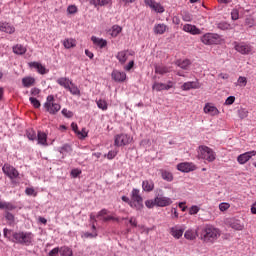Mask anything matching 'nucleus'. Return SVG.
Returning <instances> with one entry per match:
<instances>
[{"label":"nucleus","instance_id":"obj_1","mask_svg":"<svg viewBox=\"0 0 256 256\" xmlns=\"http://www.w3.org/2000/svg\"><path fill=\"white\" fill-rule=\"evenodd\" d=\"M221 237V230L211 224L204 225L200 230V240L203 243H215Z\"/></svg>","mask_w":256,"mask_h":256},{"label":"nucleus","instance_id":"obj_2","mask_svg":"<svg viewBox=\"0 0 256 256\" xmlns=\"http://www.w3.org/2000/svg\"><path fill=\"white\" fill-rule=\"evenodd\" d=\"M198 159H203L208 163H213L217 159V154L208 146L201 145L198 147Z\"/></svg>","mask_w":256,"mask_h":256},{"label":"nucleus","instance_id":"obj_3","mask_svg":"<svg viewBox=\"0 0 256 256\" xmlns=\"http://www.w3.org/2000/svg\"><path fill=\"white\" fill-rule=\"evenodd\" d=\"M130 207L136 209V211H141L143 209V196H141V190L134 188L130 193Z\"/></svg>","mask_w":256,"mask_h":256},{"label":"nucleus","instance_id":"obj_4","mask_svg":"<svg viewBox=\"0 0 256 256\" xmlns=\"http://www.w3.org/2000/svg\"><path fill=\"white\" fill-rule=\"evenodd\" d=\"M12 237L15 243H19L20 245L29 246L31 243H33V233L31 232H25V231L14 232L12 234Z\"/></svg>","mask_w":256,"mask_h":256},{"label":"nucleus","instance_id":"obj_5","mask_svg":"<svg viewBox=\"0 0 256 256\" xmlns=\"http://www.w3.org/2000/svg\"><path fill=\"white\" fill-rule=\"evenodd\" d=\"M44 109L50 115H57V113L61 111V105L55 102V96L48 95L46 98V102L44 103Z\"/></svg>","mask_w":256,"mask_h":256},{"label":"nucleus","instance_id":"obj_6","mask_svg":"<svg viewBox=\"0 0 256 256\" xmlns=\"http://www.w3.org/2000/svg\"><path fill=\"white\" fill-rule=\"evenodd\" d=\"M2 171L4 175H7L10 178L12 185H17L19 183L16 180L19 179V171L11 166V164H4Z\"/></svg>","mask_w":256,"mask_h":256},{"label":"nucleus","instance_id":"obj_7","mask_svg":"<svg viewBox=\"0 0 256 256\" xmlns=\"http://www.w3.org/2000/svg\"><path fill=\"white\" fill-rule=\"evenodd\" d=\"M201 41L204 45H219L221 43V36L215 33H206L201 37Z\"/></svg>","mask_w":256,"mask_h":256},{"label":"nucleus","instance_id":"obj_8","mask_svg":"<svg viewBox=\"0 0 256 256\" xmlns=\"http://www.w3.org/2000/svg\"><path fill=\"white\" fill-rule=\"evenodd\" d=\"M133 141V138L128 134H118L115 136L114 145L115 147H125V145H129Z\"/></svg>","mask_w":256,"mask_h":256},{"label":"nucleus","instance_id":"obj_9","mask_svg":"<svg viewBox=\"0 0 256 256\" xmlns=\"http://www.w3.org/2000/svg\"><path fill=\"white\" fill-rule=\"evenodd\" d=\"M234 48L238 53H241V55H249V53L253 51V46L245 42L235 43Z\"/></svg>","mask_w":256,"mask_h":256},{"label":"nucleus","instance_id":"obj_10","mask_svg":"<svg viewBox=\"0 0 256 256\" xmlns=\"http://www.w3.org/2000/svg\"><path fill=\"white\" fill-rule=\"evenodd\" d=\"M177 169L182 173H191V171L197 169V166H195L193 162H182L177 165Z\"/></svg>","mask_w":256,"mask_h":256},{"label":"nucleus","instance_id":"obj_11","mask_svg":"<svg viewBox=\"0 0 256 256\" xmlns=\"http://www.w3.org/2000/svg\"><path fill=\"white\" fill-rule=\"evenodd\" d=\"M256 155V151H249L243 154H240L237 157V161L238 163H240V165H245V163H247V161H249L252 157H255Z\"/></svg>","mask_w":256,"mask_h":256},{"label":"nucleus","instance_id":"obj_12","mask_svg":"<svg viewBox=\"0 0 256 256\" xmlns=\"http://www.w3.org/2000/svg\"><path fill=\"white\" fill-rule=\"evenodd\" d=\"M28 65L31 69H36L37 73L40 75H47V73H49V70L39 62H30Z\"/></svg>","mask_w":256,"mask_h":256},{"label":"nucleus","instance_id":"obj_13","mask_svg":"<svg viewBox=\"0 0 256 256\" xmlns=\"http://www.w3.org/2000/svg\"><path fill=\"white\" fill-rule=\"evenodd\" d=\"M185 33H190V35H201V29L193 24H185L182 28Z\"/></svg>","mask_w":256,"mask_h":256},{"label":"nucleus","instance_id":"obj_14","mask_svg":"<svg viewBox=\"0 0 256 256\" xmlns=\"http://www.w3.org/2000/svg\"><path fill=\"white\" fill-rule=\"evenodd\" d=\"M175 65L183 69V71H189L191 69L192 62L189 59H178L175 61Z\"/></svg>","mask_w":256,"mask_h":256},{"label":"nucleus","instance_id":"obj_15","mask_svg":"<svg viewBox=\"0 0 256 256\" xmlns=\"http://www.w3.org/2000/svg\"><path fill=\"white\" fill-rule=\"evenodd\" d=\"M229 227L234 229V231H243V229H245V224H243L239 219H231L229 221Z\"/></svg>","mask_w":256,"mask_h":256},{"label":"nucleus","instance_id":"obj_16","mask_svg":"<svg viewBox=\"0 0 256 256\" xmlns=\"http://www.w3.org/2000/svg\"><path fill=\"white\" fill-rule=\"evenodd\" d=\"M112 79H114V81H116L117 83H123V81L127 79V74L125 72L114 70L112 72Z\"/></svg>","mask_w":256,"mask_h":256},{"label":"nucleus","instance_id":"obj_17","mask_svg":"<svg viewBox=\"0 0 256 256\" xmlns=\"http://www.w3.org/2000/svg\"><path fill=\"white\" fill-rule=\"evenodd\" d=\"M204 113H206L207 115H211L212 117H215V115H219V109L213 106V104L207 103L204 106Z\"/></svg>","mask_w":256,"mask_h":256},{"label":"nucleus","instance_id":"obj_18","mask_svg":"<svg viewBox=\"0 0 256 256\" xmlns=\"http://www.w3.org/2000/svg\"><path fill=\"white\" fill-rule=\"evenodd\" d=\"M36 83H37V80L33 76H26L22 78V85L26 89H29V87H35Z\"/></svg>","mask_w":256,"mask_h":256},{"label":"nucleus","instance_id":"obj_19","mask_svg":"<svg viewBox=\"0 0 256 256\" xmlns=\"http://www.w3.org/2000/svg\"><path fill=\"white\" fill-rule=\"evenodd\" d=\"M201 84H199V81H191L186 82L181 86L182 91H189L191 89H200Z\"/></svg>","mask_w":256,"mask_h":256},{"label":"nucleus","instance_id":"obj_20","mask_svg":"<svg viewBox=\"0 0 256 256\" xmlns=\"http://www.w3.org/2000/svg\"><path fill=\"white\" fill-rule=\"evenodd\" d=\"M0 31L12 35V33H15V28L7 22H0Z\"/></svg>","mask_w":256,"mask_h":256},{"label":"nucleus","instance_id":"obj_21","mask_svg":"<svg viewBox=\"0 0 256 256\" xmlns=\"http://www.w3.org/2000/svg\"><path fill=\"white\" fill-rule=\"evenodd\" d=\"M183 233H185V230L177 226L172 227L170 230V235H172L174 239H181V237H183Z\"/></svg>","mask_w":256,"mask_h":256},{"label":"nucleus","instance_id":"obj_22","mask_svg":"<svg viewBox=\"0 0 256 256\" xmlns=\"http://www.w3.org/2000/svg\"><path fill=\"white\" fill-rule=\"evenodd\" d=\"M129 57V51L123 50L117 53L116 59H118L119 63L124 65V63H127V59Z\"/></svg>","mask_w":256,"mask_h":256},{"label":"nucleus","instance_id":"obj_23","mask_svg":"<svg viewBox=\"0 0 256 256\" xmlns=\"http://www.w3.org/2000/svg\"><path fill=\"white\" fill-rule=\"evenodd\" d=\"M145 205L148 209H153V207H161V198L157 196L154 200H146Z\"/></svg>","mask_w":256,"mask_h":256},{"label":"nucleus","instance_id":"obj_24","mask_svg":"<svg viewBox=\"0 0 256 256\" xmlns=\"http://www.w3.org/2000/svg\"><path fill=\"white\" fill-rule=\"evenodd\" d=\"M37 141L38 145H43V147H47V145H49L47 143V134L45 132L38 131Z\"/></svg>","mask_w":256,"mask_h":256},{"label":"nucleus","instance_id":"obj_25","mask_svg":"<svg viewBox=\"0 0 256 256\" xmlns=\"http://www.w3.org/2000/svg\"><path fill=\"white\" fill-rule=\"evenodd\" d=\"M13 53L15 55H25L27 53V48L23 44H16L12 47Z\"/></svg>","mask_w":256,"mask_h":256},{"label":"nucleus","instance_id":"obj_26","mask_svg":"<svg viewBox=\"0 0 256 256\" xmlns=\"http://www.w3.org/2000/svg\"><path fill=\"white\" fill-rule=\"evenodd\" d=\"M91 41L92 43H94V45H97L98 47H100V49L107 47V40H104L103 38L92 36Z\"/></svg>","mask_w":256,"mask_h":256},{"label":"nucleus","instance_id":"obj_27","mask_svg":"<svg viewBox=\"0 0 256 256\" xmlns=\"http://www.w3.org/2000/svg\"><path fill=\"white\" fill-rule=\"evenodd\" d=\"M145 5H148L153 11H156V13H161V5H159L157 2L153 0H144Z\"/></svg>","mask_w":256,"mask_h":256},{"label":"nucleus","instance_id":"obj_28","mask_svg":"<svg viewBox=\"0 0 256 256\" xmlns=\"http://www.w3.org/2000/svg\"><path fill=\"white\" fill-rule=\"evenodd\" d=\"M142 189H143V191H146L149 193V192L153 191V189H155V184L151 180H144L142 182Z\"/></svg>","mask_w":256,"mask_h":256},{"label":"nucleus","instance_id":"obj_29","mask_svg":"<svg viewBox=\"0 0 256 256\" xmlns=\"http://www.w3.org/2000/svg\"><path fill=\"white\" fill-rule=\"evenodd\" d=\"M62 43L65 49H73V47H77V41L73 38H66Z\"/></svg>","mask_w":256,"mask_h":256},{"label":"nucleus","instance_id":"obj_30","mask_svg":"<svg viewBox=\"0 0 256 256\" xmlns=\"http://www.w3.org/2000/svg\"><path fill=\"white\" fill-rule=\"evenodd\" d=\"M56 83H58L60 87H64V89H67L72 82L67 77H60L56 80Z\"/></svg>","mask_w":256,"mask_h":256},{"label":"nucleus","instance_id":"obj_31","mask_svg":"<svg viewBox=\"0 0 256 256\" xmlns=\"http://www.w3.org/2000/svg\"><path fill=\"white\" fill-rule=\"evenodd\" d=\"M112 0H90V5H94L95 7H105L109 5Z\"/></svg>","mask_w":256,"mask_h":256},{"label":"nucleus","instance_id":"obj_32","mask_svg":"<svg viewBox=\"0 0 256 256\" xmlns=\"http://www.w3.org/2000/svg\"><path fill=\"white\" fill-rule=\"evenodd\" d=\"M184 237L188 241H195V239H197V232L195 230H187L184 233Z\"/></svg>","mask_w":256,"mask_h":256},{"label":"nucleus","instance_id":"obj_33","mask_svg":"<svg viewBox=\"0 0 256 256\" xmlns=\"http://www.w3.org/2000/svg\"><path fill=\"white\" fill-rule=\"evenodd\" d=\"M58 151L62 155H65L67 153H72L73 152V148L69 144H64L62 147L58 148Z\"/></svg>","mask_w":256,"mask_h":256},{"label":"nucleus","instance_id":"obj_34","mask_svg":"<svg viewBox=\"0 0 256 256\" xmlns=\"http://www.w3.org/2000/svg\"><path fill=\"white\" fill-rule=\"evenodd\" d=\"M60 255L61 256H73V250L67 246L60 247Z\"/></svg>","mask_w":256,"mask_h":256},{"label":"nucleus","instance_id":"obj_35","mask_svg":"<svg viewBox=\"0 0 256 256\" xmlns=\"http://www.w3.org/2000/svg\"><path fill=\"white\" fill-rule=\"evenodd\" d=\"M161 177L162 179H164V181H167L168 183H171V181H173V173L167 170L162 171Z\"/></svg>","mask_w":256,"mask_h":256},{"label":"nucleus","instance_id":"obj_36","mask_svg":"<svg viewBox=\"0 0 256 256\" xmlns=\"http://www.w3.org/2000/svg\"><path fill=\"white\" fill-rule=\"evenodd\" d=\"M121 31H123V28H121L119 25H114L110 30V35L111 37H117Z\"/></svg>","mask_w":256,"mask_h":256},{"label":"nucleus","instance_id":"obj_37","mask_svg":"<svg viewBox=\"0 0 256 256\" xmlns=\"http://www.w3.org/2000/svg\"><path fill=\"white\" fill-rule=\"evenodd\" d=\"M67 89H68V91H70V93L72 95H81V91L75 84H73V82H71V84L69 85V87Z\"/></svg>","mask_w":256,"mask_h":256},{"label":"nucleus","instance_id":"obj_38","mask_svg":"<svg viewBox=\"0 0 256 256\" xmlns=\"http://www.w3.org/2000/svg\"><path fill=\"white\" fill-rule=\"evenodd\" d=\"M173 204V200L169 197L162 196L161 197V207H169V205Z\"/></svg>","mask_w":256,"mask_h":256},{"label":"nucleus","instance_id":"obj_39","mask_svg":"<svg viewBox=\"0 0 256 256\" xmlns=\"http://www.w3.org/2000/svg\"><path fill=\"white\" fill-rule=\"evenodd\" d=\"M26 135L30 141H35V139H37V133L33 129H28Z\"/></svg>","mask_w":256,"mask_h":256},{"label":"nucleus","instance_id":"obj_40","mask_svg":"<svg viewBox=\"0 0 256 256\" xmlns=\"http://www.w3.org/2000/svg\"><path fill=\"white\" fill-rule=\"evenodd\" d=\"M218 29H221L222 31H228L229 29H233V27H231V24L228 22H220L218 23Z\"/></svg>","mask_w":256,"mask_h":256},{"label":"nucleus","instance_id":"obj_41","mask_svg":"<svg viewBox=\"0 0 256 256\" xmlns=\"http://www.w3.org/2000/svg\"><path fill=\"white\" fill-rule=\"evenodd\" d=\"M96 104L99 109H102V111H107V101L100 99L96 102Z\"/></svg>","mask_w":256,"mask_h":256},{"label":"nucleus","instance_id":"obj_42","mask_svg":"<svg viewBox=\"0 0 256 256\" xmlns=\"http://www.w3.org/2000/svg\"><path fill=\"white\" fill-rule=\"evenodd\" d=\"M5 218L8 220L9 225H13L15 223V216L11 212H5Z\"/></svg>","mask_w":256,"mask_h":256},{"label":"nucleus","instance_id":"obj_43","mask_svg":"<svg viewBox=\"0 0 256 256\" xmlns=\"http://www.w3.org/2000/svg\"><path fill=\"white\" fill-rule=\"evenodd\" d=\"M4 209L6 212L14 211V209H17V206L11 202H4Z\"/></svg>","mask_w":256,"mask_h":256},{"label":"nucleus","instance_id":"obj_44","mask_svg":"<svg viewBox=\"0 0 256 256\" xmlns=\"http://www.w3.org/2000/svg\"><path fill=\"white\" fill-rule=\"evenodd\" d=\"M29 101L31 103V105H33V107L35 109H39V107H41V102L39 100H37V98L35 97H30Z\"/></svg>","mask_w":256,"mask_h":256},{"label":"nucleus","instance_id":"obj_45","mask_svg":"<svg viewBox=\"0 0 256 256\" xmlns=\"http://www.w3.org/2000/svg\"><path fill=\"white\" fill-rule=\"evenodd\" d=\"M238 85H239V87H247V77L240 76L238 78Z\"/></svg>","mask_w":256,"mask_h":256},{"label":"nucleus","instance_id":"obj_46","mask_svg":"<svg viewBox=\"0 0 256 256\" xmlns=\"http://www.w3.org/2000/svg\"><path fill=\"white\" fill-rule=\"evenodd\" d=\"M77 11H79V9L75 5H69L67 8V13H69V15H75Z\"/></svg>","mask_w":256,"mask_h":256},{"label":"nucleus","instance_id":"obj_47","mask_svg":"<svg viewBox=\"0 0 256 256\" xmlns=\"http://www.w3.org/2000/svg\"><path fill=\"white\" fill-rule=\"evenodd\" d=\"M229 207H231V204L227 203V202H222L219 204V210L222 212H225L229 209Z\"/></svg>","mask_w":256,"mask_h":256},{"label":"nucleus","instance_id":"obj_48","mask_svg":"<svg viewBox=\"0 0 256 256\" xmlns=\"http://www.w3.org/2000/svg\"><path fill=\"white\" fill-rule=\"evenodd\" d=\"M200 208L197 205H193L190 209H189V215H197V213H199Z\"/></svg>","mask_w":256,"mask_h":256},{"label":"nucleus","instance_id":"obj_49","mask_svg":"<svg viewBox=\"0 0 256 256\" xmlns=\"http://www.w3.org/2000/svg\"><path fill=\"white\" fill-rule=\"evenodd\" d=\"M103 223H107L109 221H117L119 222V218L113 216H104L102 219Z\"/></svg>","mask_w":256,"mask_h":256},{"label":"nucleus","instance_id":"obj_50","mask_svg":"<svg viewBox=\"0 0 256 256\" xmlns=\"http://www.w3.org/2000/svg\"><path fill=\"white\" fill-rule=\"evenodd\" d=\"M231 19L232 21H237V19H239V10L233 9L231 11Z\"/></svg>","mask_w":256,"mask_h":256},{"label":"nucleus","instance_id":"obj_51","mask_svg":"<svg viewBox=\"0 0 256 256\" xmlns=\"http://www.w3.org/2000/svg\"><path fill=\"white\" fill-rule=\"evenodd\" d=\"M62 115L67 119H71V117H73V113L70 110H67V108L62 110Z\"/></svg>","mask_w":256,"mask_h":256},{"label":"nucleus","instance_id":"obj_52","mask_svg":"<svg viewBox=\"0 0 256 256\" xmlns=\"http://www.w3.org/2000/svg\"><path fill=\"white\" fill-rule=\"evenodd\" d=\"M175 83L168 82V84H161V89H165L166 91H169V89H173V86Z\"/></svg>","mask_w":256,"mask_h":256},{"label":"nucleus","instance_id":"obj_53","mask_svg":"<svg viewBox=\"0 0 256 256\" xmlns=\"http://www.w3.org/2000/svg\"><path fill=\"white\" fill-rule=\"evenodd\" d=\"M108 214H109V210L104 208L98 212L97 217L98 218L100 217V219H103V217H105V215H108Z\"/></svg>","mask_w":256,"mask_h":256},{"label":"nucleus","instance_id":"obj_54","mask_svg":"<svg viewBox=\"0 0 256 256\" xmlns=\"http://www.w3.org/2000/svg\"><path fill=\"white\" fill-rule=\"evenodd\" d=\"M106 157L109 160L115 159V157H117V151H115V150L109 151L108 154L106 155Z\"/></svg>","mask_w":256,"mask_h":256},{"label":"nucleus","instance_id":"obj_55","mask_svg":"<svg viewBox=\"0 0 256 256\" xmlns=\"http://www.w3.org/2000/svg\"><path fill=\"white\" fill-rule=\"evenodd\" d=\"M60 254V248L56 247L54 249H52L49 253L48 256H57Z\"/></svg>","mask_w":256,"mask_h":256},{"label":"nucleus","instance_id":"obj_56","mask_svg":"<svg viewBox=\"0 0 256 256\" xmlns=\"http://www.w3.org/2000/svg\"><path fill=\"white\" fill-rule=\"evenodd\" d=\"M233 103H235V96H229L226 99L224 105H233Z\"/></svg>","mask_w":256,"mask_h":256},{"label":"nucleus","instance_id":"obj_57","mask_svg":"<svg viewBox=\"0 0 256 256\" xmlns=\"http://www.w3.org/2000/svg\"><path fill=\"white\" fill-rule=\"evenodd\" d=\"M245 25H248V27H253L255 25V20L253 18H246Z\"/></svg>","mask_w":256,"mask_h":256},{"label":"nucleus","instance_id":"obj_58","mask_svg":"<svg viewBox=\"0 0 256 256\" xmlns=\"http://www.w3.org/2000/svg\"><path fill=\"white\" fill-rule=\"evenodd\" d=\"M30 93L33 97H37V95H39V93H41V90L39 88H32Z\"/></svg>","mask_w":256,"mask_h":256},{"label":"nucleus","instance_id":"obj_59","mask_svg":"<svg viewBox=\"0 0 256 256\" xmlns=\"http://www.w3.org/2000/svg\"><path fill=\"white\" fill-rule=\"evenodd\" d=\"M84 237H86V239H89V238L93 239V238L97 237V232H93V233L86 232L84 234Z\"/></svg>","mask_w":256,"mask_h":256},{"label":"nucleus","instance_id":"obj_60","mask_svg":"<svg viewBox=\"0 0 256 256\" xmlns=\"http://www.w3.org/2000/svg\"><path fill=\"white\" fill-rule=\"evenodd\" d=\"M153 91H161V84L159 82H155L152 86Z\"/></svg>","mask_w":256,"mask_h":256},{"label":"nucleus","instance_id":"obj_61","mask_svg":"<svg viewBox=\"0 0 256 256\" xmlns=\"http://www.w3.org/2000/svg\"><path fill=\"white\" fill-rule=\"evenodd\" d=\"M25 193H26V195H34V196L37 195L35 193V189H33V188H26Z\"/></svg>","mask_w":256,"mask_h":256},{"label":"nucleus","instance_id":"obj_62","mask_svg":"<svg viewBox=\"0 0 256 256\" xmlns=\"http://www.w3.org/2000/svg\"><path fill=\"white\" fill-rule=\"evenodd\" d=\"M172 218L179 219V213L177 212V208H172Z\"/></svg>","mask_w":256,"mask_h":256},{"label":"nucleus","instance_id":"obj_63","mask_svg":"<svg viewBox=\"0 0 256 256\" xmlns=\"http://www.w3.org/2000/svg\"><path fill=\"white\" fill-rule=\"evenodd\" d=\"M81 173V170H79V169H73L72 171H71V175H72V177H79V174Z\"/></svg>","mask_w":256,"mask_h":256},{"label":"nucleus","instance_id":"obj_64","mask_svg":"<svg viewBox=\"0 0 256 256\" xmlns=\"http://www.w3.org/2000/svg\"><path fill=\"white\" fill-rule=\"evenodd\" d=\"M129 223L132 227H137V219L135 217H131Z\"/></svg>","mask_w":256,"mask_h":256}]
</instances>
